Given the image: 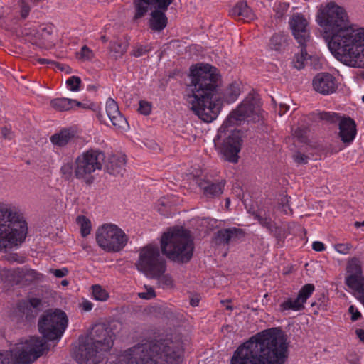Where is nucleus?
<instances>
[{
    "instance_id": "nucleus-13",
    "label": "nucleus",
    "mask_w": 364,
    "mask_h": 364,
    "mask_svg": "<svg viewBox=\"0 0 364 364\" xmlns=\"http://www.w3.org/2000/svg\"><path fill=\"white\" fill-rule=\"evenodd\" d=\"M41 304V299L38 298L18 301L11 309L9 317L17 323H30L37 316Z\"/></svg>"
},
{
    "instance_id": "nucleus-2",
    "label": "nucleus",
    "mask_w": 364,
    "mask_h": 364,
    "mask_svg": "<svg viewBox=\"0 0 364 364\" xmlns=\"http://www.w3.org/2000/svg\"><path fill=\"white\" fill-rule=\"evenodd\" d=\"M190 76L191 82L186 90V100L193 113L205 122L217 118L223 101L232 103L240 95L238 85L232 83L225 90L222 100L218 89L220 75L217 69L208 64L191 68Z\"/></svg>"
},
{
    "instance_id": "nucleus-60",
    "label": "nucleus",
    "mask_w": 364,
    "mask_h": 364,
    "mask_svg": "<svg viewBox=\"0 0 364 364\" xmlns=\"http://www.w3.org/2000/svg\"><path fill=\"white\" fill-rule=\"evenodd\" d=\"M355 333L357 336L359 338L360 341L364 342V330L363 329H356Z\"/></svg>"
},
{
    "instance_id": "nucleus-44",
    "label": "nucleus",
    "mask_w": 364,
    "mask_h": 364,
    "mask_svg": "<svg viewBox=\"0 0 364 364\" xmlns=\"http://www.w3.org/2000/svg\"><path fill=\"white\" fill-rule=\"evenodd\" d=\"M308 129L306 127H297L293 134L294 136L301 142H305L306 140V134Z\"/></svg>"
},
{
    "instance_id": "nucleus-37",
    "label": "nucleus",
    "mask_w": 364,
    "mask_h": 364,
    "mask_svg": "<svg viewBox=\"0 0 364 364\" xmlns=\"http://www.w3.org/2000/svg\"><path fill=\"white\" fill-rule=\"evenodd\" d=\"M314 291V284H306L299 290L296 298L300 301V303L304 305L307 299L312 294Z\"/></svg>"
},
{
    "instance_id": "nucleus-31",
    "label": "nucleus",
    "mask_w": 364,
    "mask_h": 364,
    "mask_svg": "<svg viewBox=\"0 0 364 364\" xmlns=\"http://www.w3.org/2000/svg\"><path fill=\"white\" fill-rule=\"evenodd\" d=\"M166 270V264L161 272L157 273L154 277H149V279H154L157 280L158 285L162 288H173V279L168 274H165Z\"/></svg>"
},
{
    "instance_id": "nucleus-11",
    "label": "nucleus",
    "mask_w": 364,
    "mask_h": 364,
    "mask_svg": "<svg viewBox=\"0 0 364 364\" xmlns=\"http://www.w3.org/2000/svg\"><path fill=\"white\" fill-rule=\"evenodd\" d=\"M165 265L166 262L161 257L159 247L151 245L139 250V259L135 264L136 269L148 278L161 272Z\"/></svg>"
},
{
    "instance_id": "nucleus-61",
    "label": "nucleus",
    "mask_w": 364,
    "mask_h": 364,
    "mask_svg": "<svg viewBox=\"0 0 364 364\" xmlns=\"http://www.w3.org/2000/svg\"><path fill=\"white\" fill-rule=\"evenodd\" d=\"M37 61L41 64H52L55 63V61L46 58H38Z\"/></svg>"
},
{
    "instance_id": "nucleus-57",
    "label": "nucleus",
    "mask_w": 364,
    "mask_h": 364,
    "mask_svg": "<svg viewBox=\"0 0 364 364\" xmlns=\"http://www.w3.org/2000/svg\"><path fill=\"white\" fill-rule=\"evenodd\" d=\"M147 50L142 46H139V47L134 48L132 51V55L135 57H140L144 55Z\"/></svg>"
},
{
    "instance_id": "nucleus-48",
    "label": "nucleus",
    "mask_w": 364,
    "mask_h": 364,
    "mask_svg": "<svg viewBox=\"0 0 364 364\" xmlns=\"http://www.w3.org/2000/svg\"><path fill=\"white\" fill-rule=\"evenodd\" d=\"M274 237L277 239L278 242L283 240L285 237V230L279 226L274 230V232L272 233Z\"/></svg>"
},
{
    "instance_id": "nucleus-22",
    "label": "nucleus",
    "mask_w": 364,
    "mask_h": 364,
    "mask_svg": "<svg viewBox=\"0 0 364 364\" xmlns=\"http://www.w3.org/2000/svg\"><path fill=\"white\" fill-rule=\"evenodd\" d=\"M105 113L115 128L124 129L127 127V122L121 114L117 102L112 98H109L106 102Z\"/></svg>"
},
{
    "instance_id": "nucleus-28",
    "label": "nucleus",
    "mask_w": 364,
    "mask_h": 364,
    "mask_svg": "<svg viewBox=\"0 0 364 364\" xmlns=\"http://www.w3.org/2000/svg\"><path fill=\"white\" fill-rule=\"evenodd\" d=\"M129 47V40L124 36L123 38H117L109 43V50L114 60H119L126 53Z\"/></svg>"
},
{
    "instance_id": "nucleus-59",
    "label": "nucleus",
    "mask_w": 364,
    "mask_h": 364,
    "mask_svg": "<svg viewBox=\"0 0 364 364\" xmlns=\"http://www.w3.org/2000/svg\"><path fill=\"white\" fill-rule=\"evenodd\" d=\"M80 306L82 307V309L85 311H91L92 307H93V304L91 301H88V300H84L81 304H80Z\"/></svg>"
},
{
    "instance_id": "nucleus-32",
    "label": "nucleus",
    "mask_w": 364,
    "mask_h": 364,
    "mask_svg": "<svg viewBox=\"0 0 364 364\" xmlns=\"http://www.w3.org/2000/svg\"><path fill=\"white\" fill-rule=\"evenodd\" d=\"M135 14L134 19L137 20L143 17L149 11V6L153 5L149 0H134Z\"/></svg>"
},
{
    "instance_id": "nucleus-21",
    "label": "nucleus",
    "mask_w": 364,
    "mask_h": 364,
    "mask_svg": "<svg viewBox=\"0 0 364 364\" xmlns=\"http://www.w3.org/2000/svg\"><path fill=\"white\" fill-rule=\"evenodd\" d=\"M244 231L237 228L221 229L215 233L213 241L217 245H228L237 242L244 237Z\"/></svg>"
},
{
    "instance_id": "nucleus-56",
    "label": "nucleus",
    "mask_w": 364,
    "mask_h": 364,
    "mask_svg": "<svg viewBox=\"0 0 364 364\" xmlns=\"http://www.w3.org/2000/svg\"><path fill=\"white\" fill-rule=\"evenodd\" d=\"M1 137L4 139L11 140L14 136L13 132L6 127L1 128Z\"/></svg>"
},
{
    "instance_id": "nucleus-19",
    "label": "nucleus",
    "mask_w": 364,
    "mask_h": 364,
    "mask_svg": "<svg viewBox=\"0 0 364 364\" xmlns=\"http://www.w3.org/2000/svg\"><path fill=\"white\" fill-rule=\"evenodd\" d=\"M126 156L122 154H114L105 156L103 161L105 171L110 175L122 176L125 173Z\"/></svg>"
},
{
    "instance_id": "nucleus-43",
    "label": "nucleus",
    "mask_w": 364,
    "mask_h": 364,
    "mask_svg": "<svg viewBox=\"0 0 364 364\" xmlns=\"http://www.w3.org/2000/svg\"><path fill=\"white\" fill-rule=\"evenodd\" d=\"M289 7V4L287 2H280L276 7L275 11V17L276 18L281 20L284 15V14L287 11Z\"/></svg>"
},
{
    "instance_id": "nucleus-4",
    "label": "nucleus",
    "mask_w": 364,
    "mask_h": 364,
    "mask_svg": "<svg viewBox=\"0 0 364 364\" xmlns=\"http://www.w3.org/2000/svg\"><path fill=\"white\" fill-rule=\"evenodd\" d=\"M287 346L280 329L272 328L237 347L230 364H284Z\"/></svg>"
},
{
    "instance_id": "nucleus-17",
    "label": "nucleus",
    "mask_w": 364,
    "mask_h": 364,
    "mask_svg": "<svg viewBox=\"0 0 364 364\" xmlns=\"http://www.w3.org/2000/svg\"><path fill=\"white\" fill-rule=\"evenodd\" d=\"M292 33L299 46H304L309 40L308 22L303 15L294 14L289 21Z\"/></svg>"
},
{
    "instance_id": "nucleus-30",
    "label": "nucleus",
    "mask_w": 364,
    "mask_h": 364,
    "mask_svg": "<svg viewBox=\"0 0 364 364\" xmlns=\"http://www.w3.org/2000/svg\"><path fill=\"white\" fill-rule=\"evenodd\" d=\"M50 105L58 112H65L73 107L74 101L68 98H56L50 101Z\"/></svg>"
},
{
    "instance_id": "nucleus-6",
    "label": "nucleus",
    "mask_w": 364,
    "mask_h": 364,
    "mask_svg": "<svg viewBox=\"0 0 364 364\" xmlns=\"http://www.w3.org/2000/svg\"><path fill=\"white\" fill-rule=\"evenodd\" d=\"M28 227L21 213L15 208H0V248L22 242Z\"/></svg>"
},
{
    "instance_id": "nucleus-18",
    "label": "nucleus",
    "mask_w": 364,
    "mask_h": 364,
    "mask_svg": "<svg viewBox=\"0 0 364 364\" xmlns=\"http://www.w3.org/2000/svg\"><path fill=\"white\" fill-rule=\"evenodd\" d=\"M312 85L315 91L323 95L334 93L338 87L336 78L328 73H318L314 77Z\"/></svg>"
},
{
    "instance_id": "nucleus-20",
    "label": "nucleus",
    "mask_w": 364,
    "mask_h": 364,
    "mask_svg": "<svg viewBox=\"0 0 364 364\" xmlns=\"http://www.w3.org/2000/svg\"><path fill=\"white\" fill-rule=\"evenodd\" d=\"M80 139L77 129L73 127L63 128L53 134L50 142L55 146L62 148L68 144H75Z\"/></svg>"
},
{
    "instance_id": "nucleus-49",
    "label": "nucleus",
    "mask_w": 364,
    "mask_h": 364,
    "mask_svg": "<svg viewBox=\"0 0 364 364\" xmlns=\"http://www.w3.org/2000/svg\"><path fill=\"white\" fill-rule=\"evenodd\" d=\"M351 245L349 243L338 244L335 246L336 251L341 254H347L351 248Z\"/></svg>"
},
{
    "instance_id": "nucleus-16",
    "label": "nucleus",
    "mask_w": 364,
    "mask_h": 364,
    "mask_svg": "<svg viewBox=\"0 0 364 364\" xmlns=\"http://www.w3.org/2000/svg\"><path fill=\"white\" fill-rule=\"evenodd\" d=\"M348 273L349 274L346 277V284L358 293V299L364 306V277L357 260L350 261L348 266Z\"/></svg>"
},
{
    "instance_id": "nucleus-52",
    "label": "nucleus",
    "mask_w": 364,
    "mask_h": 364,
    "mask_svg": "<svg viewBox=\"0 0 364 364\" xmlns=\"http://www.w3.org/2000/svg\"><path fill=\"white\" fill-rule=\"evenodd\" d=\"M287 99L285 100V102H282L279 104V114L280 116L286 114L288 111H290L291 109V105L287 102Z\"/></svg>"
},
{
    "instance_id": "nucleus-45",
    "label": "nucleus",
    "mask_w": 364,
    "mask_h": 364,
    "mask_svg": "<svg viewBox=\"0 0 364 364\" xmlns=\"http://www.w3.org/2000/svg\"><path fill=\"white\" fill-rule=\"evenodd\" d=\"M151 4L156 6V9L166 11L173 0H149Z\"/></svg>"
},
{
    "instance_id": "nucleus-9",
    "label": "nucleus",
    "mask_w": 364,
    "mask_h": 364,
    "mask_svg": "<svg viewBox=\"0 0 364 364\" xmlns=\"http://www.w3.org/2000/svg\"><path fill=\"white\" fill-rule=\"evenodd\" d=\"M96 242L107 252L121 251L128 242V237L117 225L105 223L100 226L95 234Z\"/></svg>"
},
{
    "instance_id": "nucleus-63",
    "label": "nucleus",
    "mask_w": 364,
    "mask_h": 364,
    "mask_svg": "<svg viewBox=\"0 0 364 364\" xmlns=\"http://www.w3.org/2000/svg\"><path fill=\"white\" fill-rule=\"evenodd\" d=\"M277 228V225H276V223H274V222H272L271 223V225L269 226H268V231L272 234L274 232V230H275L276 228Z\"/></svg>"
},
{
    "instance_id": "nucleus-64",
    "label": "nucleus",
    "mask_w": 364,
    "mask_h": 364,
    "mask_svg": "<svg viewBox=\"0 0 364 364\" xmlns=\"http://www.w3.org/2000/svg\"><path fill=\"white\" fill-rule=\"evenodd\" d=\"M287 102H289L290 105H291V109H290V111H291L292 112H294L295 110L297 109V107H296V105L292 101H291L290 100H287Z\"/></svg>"
},
{
    "instance_id": "nucleus-41",
    "label": "nucleus",
    "mask_w": 364,
    "mask_h": 364,
    "mask_svg": "<svg viewBox=\"0 0 364 364\" xmlns=\"http://www.w3.org/2000/svg\"><path fill=\"white\" fill-rule=\"evenodd\" d=\"M38 0H21V16L26 18L29 14L31 4H36Z\"/></svg>"
},
{
    "instance_id": "nucleus-33",
    "label": "nucleus",
    "mask_w": 364,
    "mask_h": 364,
    "mask_svg": "<svg viewBox=\"0 0 364 364\" xmlns=\"http://www.w3.org/2000/svg\"><path fill=\"white\" fill-rule=\"evenodd\" d=\"M300 53L295 55L292 62L293 66L298 70L304 68L305 62L310 58V55H308L306 50V44L304 46H300Z\"/></svg>"
},
{
    "instance_id": "nucleus-5",
    "label": "nucleus",
    "mask_w": 364,
    "mask_h": 364,
    "mask_svg": "<svg viewBox=\"0 0 364 364\" xmlns=\"http://www.w3.org/2000/svg\"><path fill=\"white\" fill-rule=\"evenodd\" d=\"M162 253L178 264L188 262L193 255L194 244L190 231L175 227L164 232L161 238Z\"/></svg>"
},
{
    "instance_id": "nucleus-12",
    "label": "nucleus",
    "mask_w": 364,
    "mask_h": 364,
    "mask_svg": "<svg viewBox=\"0 0 364 364\" xmlns=\"http://www.w3.org/2000/svg\"><path fill=\"white\" fill-rule=\"evenodd\" d=\"M78 346L73 350V358L79 364H97L102 360L100 347L87 336L80 337Z\"/></svg>"
},
{
    "instance_id": "nucleus-14",
    "label": "nucleus",
    "mask_w": 364,
    "mask_h": 364,
    "mask_svg": "<svg viewBox=\"0 0 364 364\" xmlns=\"http://www.w3.org/2000/svg\"><path fill=\"white\" fill-rule=\"evenodd\" d=\"M225 132H227L226 129ZM226 134L227 133L225 132L221 138H218V135L216 136L218 140L224 138L220 148L222 159L230 163L237 164L239 160L238 154L242 144V133L240 131L235 129L231 131L228 136Z\"/></svg>"
},
{
    "instance_id": "nucleus-34",
    "label": "nucleus",
    "mask_w": 364,
    "mask_h": 364,
    "mask_svg": "<svg viewBox=\"0 0 364 364\" xmlns=\"http://www.w3.org/2000/svg\"><path fill=\"white\" fill-rule=\"evenodd\" d=\"M92 296L94 299L99 301H106L109 297L108 291L100 284H94L91 287Z\"/></svg>"
},
{
    "instance_id": "nucleus-54",
    "label": "nucleus",
    "mask_w": 364,
    "mask_h": 364,
    "mask_svg": "<svg viewBox=\"0 0 364 364\" xmlns=\"http://www.w3.org/2000/svg\"><path fill=\"white\" fill-rule=\"evenodd\" d=\"M348 311L350 314H351V320L353 321H358L361 317V314L355 309L354 306H350L348 309Z\"/></svg>"
},
{
    "instance_id": "nucleus-3",
    "label": "nucleus",
    "mask_w": 364,
    "mask_h": 364,
    "mask_svg": "<svg viewBox=\"0 0 364 364\" xmlns=\"http://www.w3.org/2000/svg\"><path fill=\"white\" fill-rule=\"evenodd\" d=\"M68 323L66 314L60 309L46 311L38 318L42 337L21 340L9 350L0 351V364H31L50 349L48 342H58Z\"/></svg>"
},
{
    "instance_id": "nucleus-47",
    "label": "nucleus",
    "mask_w": 364,
    "mask_h": 364,
    "mask_svg": "<svg viewBox=\"0 0 364 364\" xmlns=\"http://www.w3.org/2000/svg\"><path fill=\"white\" fill-rule=\"evenodd\" d=\"M138 111L144 115L149 114L151 111V104L146 101L141 100Z\"/></svg>"
},
{
    "instance_id": "nucleus-7",
    "label": "nucleus",
    "mask_w": 364,
    "mask_h": 364,
    "mask_svg": "<svg viewBox=\"0 0 364 364\" xmlns=\"http://www.w3.org/2000/svg\"><path fill=\"white\" fill-rule=\"evenodd\" d=\"M262 103L257 95L250 93L243 101L232 110L218 132V138L223 136L225 129L241 124L245 119L256 122L262 117Z\"/></svg>"
},
{
    "instance_id": "nucleus-40",
    "label": "nucleus",
    "mask_w": 364,
    "mask_h": 364,
    "mask_svg": "<svg viewBox=\"0 0 364 364\" xmlns=\"http://www.w3.org/2000/svg\"><path fill=\"white\" fill-rule=\"evenodd\" d=\"M74 171L75 169L73 168V165L70 162L64 164L60 168V172L63 175V177L68 181L72 179Z\"/></svg>"
},
{
    "instance_id": "nucleus-51",
    "label": "nucleus",
    "mask_w": 364,
    "mask_h": 364,
    "mask_svg": "<svg viewBox=\"0 0 364 364\" xmlns=\"http://www.w3.org/2000/svg\"><path fill=\"white\" fill-rule=\"evenodd\" d=\"M138 296L139 298L143 299H151L156 296V294L152 288H149L146 292L139 293Z\"/></svg>"
},
{
    "instance_id": "nucleus-55",
    "label": "nucleus",
    "mask_w": 364,
    "mask_h": 364,
    "mask_svg": "<svg viewBox=\"0 0 364 364\" xmlns=\"http://www.w3.org/2000/svg\"><path fill=\"white\" fill-rule=\"evenodd\" d=\"M50 272H52L56 277L62 278L67 275L68 273V270L67 268H63L61 269H50Z\"/></svg>"
},
{
    "instance_id": "nucleus-58",
    "label": "nucleus",
    "mask_w": 364,
    "mask_h": 364,
    "mask_svg": "<svg viewBox=\"0 0 364 364\" xmlns=\"http://www.w3.org/2000/svg\"><path fill=\"white\" fill-rule=\"evenodd\" d=\"M312 248L316 252H321L325 250V245L321 242L316 241L313 242Z\"/></svg>"
},
{
    "instance_id": "nucleus-42",
    "label": "nucleus",
    "mask_w": 364,
    "mask_h": 364,
    "mask_svg": "<svg viewBox=\"0 0 364 364\" xmlns=\"http://www.w3.org/2000/svg\"><path fill=\"white\" fill-rule=\"evenodd\" d=\"M66 83L70 87L71 91L76 92L80 90L81 79L77 76H72L67 80Z\"/></svg>"
},
{
    "instance_id": "nucleus-46",
    "label": "nucleus",
    "mask_w": 364,
    "mask_h": 364,
    "mask_svg": "<svg viewBox=\"0 0 364 364\" xmlns=\"http://www.w3.org/2000/svg\"><path fill=\"white\" fill-rule=\"evenodd\" d=\"M279 205L282 209V211L287 214L289 213H292V210L289 206V198L287 196H284L281 198L279 201Z\"/></svg>"
},
{
    "instance_id": "nucleus-15",
    "label": "nucleus",
    "mask_w": 364,
    "mask_h": 364,
    "mask_svg": "<svg viewBox=\"0 0 364 364\" xmlns=\"http://www.w3.org/2000/svg\"><path fill=\"white\" fill-rule=\"evenodd\" d=\"M87 337L94 341L105 352L109 350L113 346L115 334L110 323H100L95 324Z\"/></svg>"
},
{
    "instance_id": "nucleus-24",
    "label": "nucleus",
    "mask_w": 364,
    "mask_h": 364,
    "mask_svg": "<svg viewBox=\"0 0 364 364\" xmlns=\"http://www.w3.org/2000/svg\"><path fill=\"white\" fill-rule=\"evenodd\" d=\"M225 183L213 182L209 180H200L198 186L202 191L203 194L209 198H213L220 196L223 192Z\"/></svg>"
},
{
    "instance_id": "nucleus-50",
    "label": "nucleus",
    "mask_w": 364,
    "mask_h": 364,
    "mask_svg": "<svg viewBox=\"0 0 364 364\" xmlns=\"http://www.w3.org/2000/svg\"><path fill=\"white\" fill-rule=\"evenodd\" d=\"M293 158L294 161L298 164H306L309 160V157L306 155L301 154V152H297L295 154H294Z\"/></svg>"
},
{
    "instance_id": "nucleus-36",
    "label": "nucleus",
    "mask_w": 364,
    "mask_h": 364,
    "mask_svg": "<svg viewBox=\"0 0 364 364\" xmlns=\"http://www.w3.org/2000/svg\"><path fill=\"white\" fill-rule=\"evenodd\" d=\"M77 223L80 227V233L83 237H87L91 231V222L84 215H79L76 218Z\"/></svg>"
},
{
    "instance_id": "nucleus-23",
    "label": "nucleus",
    "mask_w": 364,
    "mask_h": 364,
    "mask_svg": "<svg viewBox=\"0 0 364 364\" xmlns=\"http://www.w3.org/2000/svg\"><path fill=\"white\" fill-rule=\"evenodd\" d=\"M339 136L344 143H350L355 137L357 129L355 121L350 117H341L338 121Z\"/></svg>"
},
{
    "instance_id": "nucleus-27",
    "label": "nucleus",
    "mask_w": 364,
    "mask_h": 364,
    "mask_svg": "<svg viewBox=\"0 0 364 364\" xmlns=\"http://www.w3.org/2000/svg\"><path fill=\"white\" fill-rule=\"evenodd\" d=\"M12 275L14 277L17 284H22L23 285L29 284L39 278V274L36 271L24 268L14 269Z\"/></svg>"
},
{
    "instance_id": "nucleus-62",
    "label": "nucleus",
    "mask_w": 364,
    "mask_h": 364,
    "mask_svg": "<svg viewBox=\"0 0 364 364\" xmlns=\"http://www.w3.org/2000/svg\"><path fill=\"white\" fill-rule=\"evenodd\" d=\"M127 358L124 357V358H119L117 362H108L106 364H127Z\"/></svg>"
},
{
    "instance_id": "nucleus-25",
    "label": "nucleus",
    "mask_w": 364,
    "mask_h": 364,
    "mask_svg": "<svg viewBox=\"0 0 364 364\" xmlns=\"http://www.w3.org/2000/svg\"><path fill=\"white\" fill-rule=\"evenodd\" d=\"M165 11L161 9H154L151 12L149 26L151 31L159 33L166 27L168 18Z\"/></svg>"
},
{
    "instance_id": "nucleus-8",
    "label": "nucleus",
    "mask_w": 364,
    "mask_h": 364,
    "mask_svg": "<svg viewBox=\"0 0 364 364\" xmlns=\"http://www.w3.org/2000/svg\"><path fill=\"white\" fill-rule=\"evenodd\" d=\"M171 341L173 334L164 341L138 343L126 351L125 358L130 364H152L165 352Z\"/></svg>"
},
{
    "instance_id": "nucleus-29",
    "label": "nucleus",
    "mask_w": 364,
    "mask_h": 364,
    "mask_svg": "<svg viewBox=\"0 0 364 364\" xmlns=\"http://www.w3.org/2000/svg\"><path fill=\"white\" fill-rule=\"evenodd\" d=\"M287 46V36L284 33H275L270 38L269 47L272 50L280 51Z\"/></svg>"
},
{
    "instance_id": "nucleus-38",
    "label": "nucleus",
    "mask_w": 364,
    "mask_h": 364,
    "mask_svg": "<svg viewBox=\"0 0 364 364\" xmlns=\"http://www.w3.org/2000/svg\"><path fill=\"white\" fill-rule=\"evenodd\" d=\"M75 56L80 61H91L95 58V53L88 46H83L80 50L75 53Z\"/></svg>"
},
{
    "instance_id": "nucleus-35",
    "label": "nucleus",
    "mask_w": 364,
    "mask_h": 364,
    "mask_svg": "<svg viewBox=\"0 0 364 364\" xmlns=\"http://www.w3.org/2000/svg\"><path fill=\"white\" fill-rule=\"evenodd\" d=\"M279 307L281 311L287 310L300 311L304 308V306L300 303L297 298L295 299L289 298L287 300L282 302Z\"/></svg>"
},
{
    "instance_id": "nucleus-10",
    "label": "nucleus",
    "mask_w": 364,
    "mask_h": 364,
    "mask_svg": "<svg viewBox=\"0 0 364 364\" xmlns=\"http://www.w3.org/2000/svg\"><path fill=\"white\" fill-rule=\"evenodd\" d=\"M105 159L102 151L90 149L79 155L75 161V176L79 179L86 180L87 183H91L93 178L90 174L96 170H101Z\"/></svg>"
},
{
    "instance_id": "nucleus-53",
    "label": "nucleus",
    "mask_w": 364,
    "mask_h": 364,
    "mask_svg": "<svg viewBox=\"0 0 364 364\" xmlns=\"http://www.w3.org/2000/svg\"><path fill=\"white\" fill-rule=\"evenodd\" d=\"M255 218H257L259 223V224L265 228H268V226H269L271 225V223H272L271 218H263L262 217L261 215H255Z\"/></svg>"
},
{
    "instance_id": "nucleus-1",
    "label": "nucleus",
    "mask_w": 364,
    "mask_h": 364,
    "mask_svg": "<svg viewBox=\"0 0 364 364\" xmlns=\"http://www.w3.org/2000/svg\"><path fill=\"white\" fill-rule=\"evenodd\" d=\"M317 18L336 59L351 67H364V28L350 25L345 9L334 2L321 10Z\"/></svg>"
},
{
    "instance_id": "nucleus-26",
    "label": "nucleus",
    "mask_w": 364,
    "mask_h": 364,
    "mask_svg": "<svg viewBox=\"0 0 364 364\" xmlns=\"http://www.w3.org/2000/svg\"><path fill=\"white\" fill-rule=\"evenodd\" d=\"M230 15L232 17H240L244 21H250L255 18L251 8L247 5V3L244 1L237 2L230 10Z\"/></svg>"
},
{
    "instance_id": "nucleus-39",
    "label": "nucleus",
    "mask_w": 364,
    "mask_h": 364,
    "mask_svg": "<svg viewBox=\"0 0 364 364\" xmlns=\"http://www.w3.org/2000/svg\"><path fill=\"white\" fill-rule=\"evenodd\" d=\"M316 117L320 120L326 121L330 124H334L339 121L341 117L335 112H322L316 114Z\"/></svg>"
}]
</instances>
